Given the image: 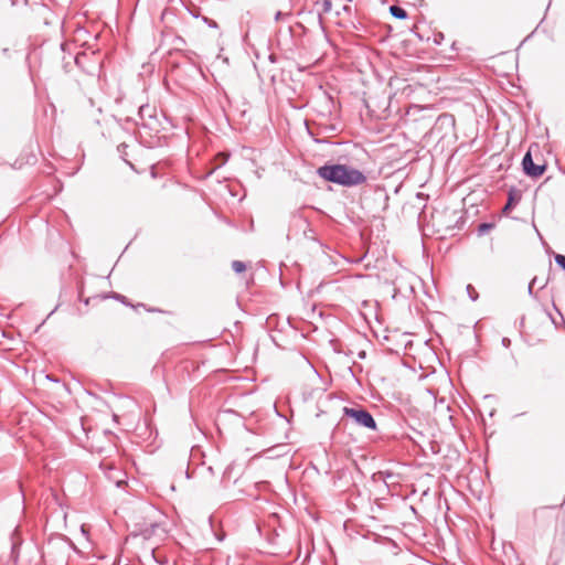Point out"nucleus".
I'll return each mask as SVG.
<instances>
[{
    "instance_id": "nucleus-10",
    "label": "nucleus",
    "mask_w": 565,
    "mask_h": 565,
    "mask_svg": "<svg viewBox=\"0 0 565 565\" xmlns=\"http://www.w3.org/2000/svg\"><path fill=\"white\" fill-rule=\"evenodd\" d=\"M490 227H491V225H490V224H487V223H483V224H481V225L479 226L480 231H484V230L490 228Z\"/></svg>"
},
{
    "instance_id": "nucleus-8",
    "label": "nucleus",
    "mask_w": 565,
    "mask_h": 565,
    "mask_svg": "<svg viewBox=\"0 0 565 565\" xmlns=\"http://www.w3.org/2000/svg\"><path fill=\"white\" fill-rule=\"evenodd\" d=\"M332 9V3L330 0H323L322 2V10H323V13H328L330 12Z\"/></svg>"
},
{
    "instance_id": "nucleus-9",
    "label": "nucleus",
    "mask_w": 565,
    "mask_h": 565,
    "mask_svg": "<svg viewBox=\"0 0 565 565\" xmlns=\"http://www.w3.org/2000/svg\"><path fill=\"white\" fill-rule=\"evenodd\" d=\"M204 22L207 23L210 28H217V23L213 20H210L207 18H204Z\"/></svg>"
},
{
    "instance_id": "nucleus-5",
    "label": "nucleus",
    "mask_w": 565,
    "mask_h": 565,
    "mask_svg": "<svg viewBox=\"0 0 565 565\" xmlns=\"http://www.w3.org/2000/svg\"><path fill=\"white\" fill-rule=\"evenodd\" d=\"M232 268L235 273H243L246 269V265L241 260H234L232 263Z\"/></svg>"
},
{
    "instance_id": "nucleus-1",
    "label": "nucleus",
    "mask_w": 565,
    "mask_h": 565,
    "mask_svg": "<svg viewBox=\"0 0 565 565\" xmlns=\"http://www.w3.org/2000/svg\"><path fill=\"white\" fill-rule=\"evenodd\" d=\"M317 173L326 181L348 188L366 182V177L362 171L345 164H324L318 168Z\"/></svg>"
},
{
    "instance_id": "nucleus-6",
    "label": "nucleus",
    "mask_w": 565,
    "mask_h": 565,
    "mask_svg": "<svg viewBox=\"0 0 565 565\" xmlns=\"http://www.w3.org/2000/svg\"><path fill=\"white\" fill-rule=\"evenodd\" d=\"M467 294L469 296V298L472 300V301H476L479 297V294L477 292V290L475 289V287L472 285H467Z\"/></svg>"
},
{
    "instance_id": "nucleus-2",
    "label": "nucleus",
    "mask_w": 565,
    "mask_h": 565,
    "mask_svg": "<svg viewBox=\"0 0 565 565\" xmlns=\"http://www.w3.org/2000/svg\"><path fill=\"white\" fill-rule=\"evenodd\" d=\"M343 415L350 417L354 420V423L361 427L376 430V422L373 418L372 414L364 409L362 406L348 407L343 408Z\"/></svg>"
},
{
    "instance_id": "nucleus-4",
    "label": "nucleus",
    "mask_w": 565,
    "mask_h": 565,
    "mask_svg": "<svg viewBox=\"0 0 565 565\" xmlns=\"http://www.w3.org/2000/svg\"><path fill=\"white\" fill-rule=\"evenodd\" d=\"M390 12L393 17L397 19H405L407 17V12L405 11V9L398 6H391Z\"/></svg>"
},
{
    "instance_id": "nucleus-15",
    "label": "nucleus",
    "mask_w": 565,
    "mask_h": 565,
    "mask_svg": "<svg viewBox=\"0 0 565 565\" xmlns=\"http://www.w3.org/2000/svg\"><path fill=\"white\" fill-rule=\"evenodd\" d=\"M529 292L530 294L532 292V286L531 285L529 286Z\"/></svg>"
},
{
    "instance_id": "nucleus-11",
    "label": "nucleus",
    "mask_w": 565,
    "mask_h": 565,
    "mask_svg": "<svg viewBox=\"0 0 565 565\" xmlns=\"http://www.w3.org/2000/svg\"><path fill=\"white\" fill-rule=\"evenodd\" d=\"M502 344H503L505 348H508V347L510 345V339H508V338H503V339H502Z\"/></svg>"
},
{
    "instance_id": "nucleus-3",
    "label": "nucleus",
    "mask_w": 565,
    "mask_h": 565,
    "mask_svg": "<svg viewBox=\"0 0 565 565\" xmlns=\"http://www.w3.org/2000/svg\"><path fill=\"white\" fill-rule=\"evenodd\" d=\"M522 167H523L524 173L532 178L541 177L546 169L545 164H535L533 162L532 154L530 151H527L524 154L523 160H522Z\"/></svg>"
},
{
    "instance_id": "nucleus-14",
    "label": "nucleus",
    "mask_w": 565,
    "mask_h": 565,
    "mask_svg": "<svg viewBox=\"0 0 565 565\" xmlns=\"http://www.w3.org/2000/svg\"><path fill=\"white\" fill-rule=\"evenodd\" d=\"M145 108H146V107H143V106H142V107H140L139 113H140V114H142V113L145 111Z\"/></svg>"
},
{
    "instance_id": "nucleus-7",
    "label": "nucleus",
    "mask_w": 565,
    "mask_h": 565,
    "mask_svg": "<svg viewBox=\"0 0 565 565\" xmlns=\"http://www.w3.org/2000/svg\"><path fill=\"white\" fill-rule=\"evenodd\" d=\"M555 262H556V264H557L561 268H563V269L565 270V256H564V255L557 254V255L555 256Z\"/></svg>"
},
{
    "instance_id": "nucleus-12",
    "label": "nucleus",
    "mask_w": 565,
    "mask_h": 565,
    "mask_svg": "<svg viewBox=\"0 0 565 565\" xmlns=\"http://www.w3.org/2000/svg\"><path fill=\"white\" fill-rule=\"evenodd\" d=\"M282 17V13L278 11L275 15V20L278 21Z\"/></svg>"
},
{
    "instance_id": "nucleus-13",
    "label": "nucleus",
    "mask_w": 565,
    "mask_h": 565,
    "mask_svg": "<svg viewBox=\"0 0 565 565\" xmlns=\"http://www.w3.org/2000/svg\"><path fill=\"white\" fill-rule=\"evenodd\" d=\"M511 202H512V196L509 198V202L508 204L505 205L504 210H508L511 205Z\"/></svg>"
}]
</instances>
